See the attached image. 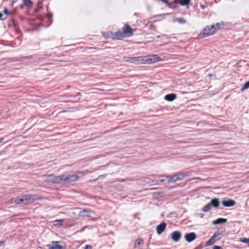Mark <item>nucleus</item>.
Returning a JSON list of instances; mask_svg holds the SVG:
<instances>
[{"label": "nucleus", "mask_w": 249, "mask_h": 249, "mask_svg": "<svg viewBox=\"0 0 249 249\" xmlns=\"http://www.w3.org/2000/svg\"><path fill=\"white\" fill-rule=\"evenodd\" d=\"M134 30L129 25H125L123 28V32H118L115 33L114 38L121 39L124 37H129L133 35Z\"/></svg>", "instance_id": "f257e3e1"}, {"label": "nucleus", "mask_w": 249, "mask_h": 249, "mask_svg": "<svg viewBox=\"0 0 249 249\" xmlns=\"http://www.w3.org/2000/svg\"><path fill=\"white\" fill-rule=\"evenodd\" d=\"M215 33V30L213 26H206L202 31V33L198 36L199 38H202L213 35Z\"/></svg>", "instance_id": "f03ea898"}, {"label": "nucleus", "mask_w": 249, "mask_h": 249, "mask_svg": "<svg viewBox=\"0 0 249 249\" xmlns=\"http://www.w3.org/2000/svg\"><path fill=\"white\" fill-rule=\"evenodd\" d=\"M187 175V174L185 172L177 174L172 176L170 180H168V182L169 183H174L177 181L182 180Z\"/></svg>", "instance_id": "7ed1b4c3"}, {"label": "nucleus", "mask_w": 249, "mask_h": 249, "mask_svg": "<svg viewBox=\"0 0 249 249\" xmlns=\"http://www.w3.org/2000/svg\"><path fill=\"white\" fill-rule=\"evenodd\" d=\"M26 203H32L34 201L37 200L39 198L38 196L36 195L26 194L24 195Z\"/></svg>", "instance_id": "20e7f679"}, {"label": "nucleus", "mask_w": 249, "mask_h": 249, "mask_svg": "<svg viewBox=\"0 0 249 249\" xmlns=\"http://www.w3.org/2000/svg\"><path fill=\"white\" fill-rule=\"evenodd\" d=\"M61 242L60 241L52 242L51 244L47 245L49 249H63L64 247L61 246Z\"/></svg>", "instance_id": "39448f33"}, {"label": "nucleus", "mask_w": 249, "mask_h": 249, "mask_svg": "<svg viewBox=\"0 0 249 249\" xmlns=\"http://www.w3.org/2000/svg\"><path fill=\"white\" fill-rule=\"evenodd\" d=\"M184 237L188 242H191L196 238V234L195 232H191L186 234Z\"/></svg>", "instance_id": "423d86ee"}, {"label": "nucleus", "mask_w": 249, "mask_h": 249, "mask_svg": "<svg viewBox=\"0 0 249 249\" xmlns=\"http://www.w3.org/2000/svg\"><path fill=\"white\" fill-rule=\"evenodd\" d=\"M181 233L178 231H175L172 233L171 238L175 242H178L181 237Z\"/></svg>", "instance_id": "0eeeda50"}, {"label": "nucleus", "mask_w": 249, "mask_h": 249, "mask_svg": "<svg viewBox=\"0 0 249 249\" xmlns=\"http://www.w3.org/2000/svg\"><path fill=\"white\" fill-rule=\"evenodd\" d=\"M160 60L161 59L158 55L155 54L149 56L147 60L150 63H154Z\"/></svg>", "instance_id": "6e6552de"}, {"label": "nucleus", "mask_w": 249, "mask_h": 249, "mask_svg": "<svg viewBox=\"0 0 249 249\" xmlns=\"http://www.w3.org/2000/svg\"><path fill=\"white\" fill-rule=\"evenodd\" d=\"M166 224L162 222L157 227V232L158 234H160L165 229Z\"/></svg>", "instance_id": "1a4fd4ad"}, {"label": "nucleus", "mask_w": 249, "mask_h": 249, "mask_svg": "<svg viewBox=\"0 0 249 249\" xmlns=\"http://www.w3.org/2000/svg\"><path fill=\"white\" fill-rule=\"evenodd\" d=\"M57 183H68V176L62 175L57 176Z\"/></svg>", "instance_id": "9d476101"}, {"label": "nucleus", "mask_w": 249, "mask_h": 249, "mask_svg": "<svg viewBox=\"0 0 249 249\" xmlns=\"http://www.w3.org/2000/svg\"><path fill=\"white\" fill-rule=\"evenodd\" d=\"M222 204L225 207H230L235 205V202L231 199H229L228 200H223L222 202Z\"/></svg>", "instance_id": "9b49d317"}, {"label": "nucleus", "mask_w": 249, "mask_h": 249, "mask_svg": "<svg viewBox=\"0 0 249 249\" xmlns=\"http://www.w3.org/2000/svg\"><path fill=\"white\" fill-rule=\"evenodd\" d=\"M46 179L48 181H53L55 183H57V176H55L53 175H49L45 176Z\"/></svg>", "instance_id": "f8f14e48"}, {"label": "nucleus", "mask_w": 249, "mask_h": 249, "mask_svg": "<svg viewBox=\"0 0 249 249\" xmlns=\"http://www.w3.org/2000/svg\"><path fill=\"white\" fill-rule=\"evenodd\" d=\"M177 97V96L175 94H169L164 96V99L169 101L171 102L174 100Z\"/></svg>", "instance_id": "ddd939ff"}, {"label": "nucleus", "mask_w": 249, "mask_h": 249, "mask_svg": "<svg viewBox=\"0 0 249 249\" xmlns=\"http://www.w3.org/2000/svg\"><path fill=\"white\" fill-rule=\"evenodd\" d=\"M224 231H220L218 230L217 231L213 234V237L216 240H219L221 238L223 235Z\"/></svg>", "instance_id": "4468645a"}, {"label": "nucleus", "mask_w": 249, "mask_h": 249, "mask_svg": "<svg viewBox=\"0 0 249 249\" xmlns=\"http://www.w3.org/2000/svg\"><path fill=\"white\" fill-rule=\"evenodd\" d=\"M209 203L211 205V207L213 206L215 208L218 207L219 205V202L217 198H213L212 199Z\"/></svg>", "instance_id": "2eb2a0df"}, {"label": "nucleus", "mask_w": 249, "mask_h": 249, "mask_svg": "<svg viewBox=\"0 0 249 249\" xmlns=\"http://www.w3.org/2000/svg\"><path fill=\"white\" fill-rule=\"evenodd\" d=\"M68 183L76 181L78 178L76 175H68Z\"/></svg>", "instance_id": "dca6fc26"}, {"label": "nucleus", "mask_w": 249, "mask_h": 249, "mask_svg": "<svg viewBox=\"0 0 249 249\" xmlns=\"http://www.w3.org/2000/svg\"><path fill=\"white\" fill-rule=\"evenodd\" d=\"M227 221V219L225 218H219L213 222V224L214 225L219 224L221 223H226Z\"/></svg>", "instance_id": "f3484780"}, {"label": "nucleus", "mask_w": 249, "mask_h": 249, "mask_svg": "<svg viewBox=\"0 0 249 249\" xmlns=\"http://www.w3.org/2000/svg\"><path fill=\"white\" fill-rule=\"evenodd\" d=\"M131 63L135 64H140L142 62V59L141 57H132Z\"/></svg>", "instance_id": "a211bd4d"}, {"label": "nucleus", "mask_w": 249, "mask_h": 249, "mask_svg": "<svg viewBox=\"0 0 249 249\" xmlns=\"http://www.w3.org/2000/svg\"><path fill=\"white\" fill-rule=\"evenodd\" d=\"M24 199H25V198L24 197V195H23V196H22L21 198H17L15 200V203L16 204H21V203L26 204L27 203H26V201Z\"/></svg>", "instance_id": "6ab92c4d"}, {"label": "nucleus", "mask_w": 249, "mask_h": 249, "mask_svg": "<svg viewBox=\"0 0 249 249\" xmlns=\"http://www.w3.org/2000/svg\"><path fill=\"white\" fill-rule=\"evenodd\" d=\"M142 244H143L142 239H138L136 240V241L135 242V248H140L142 246Z\"/></svg>", "instance_id": "aec40b11"}, {"label": "nucleus", "mask_w": 249, "mask_h": 249, "mask_svg": "<svg viewBox=\"0 0 249 249\" xmlns=\"http://www.w3.org/2000/svg\"><path fill=\"white\" fill-rule=\"evenodd\" d=\"M91 212L90 211H89L88 210L84 209L83 211L80 212V214L82 216H88L89 214H90Z\"/></svg>", "instance_id": "412c9836"}, {"label": "nucleus", "mask_w": 249, "mask_h": 249, "mask_svg": "<svg viewBox=\"0 0 249 249\" xmlns=\"http://www.w3.org/2000/svg\"><path fill=\"white\" fill-rule=\"evenodd\" d=\"M63 221L64 220L62 219L55 220L53 225L56 227H60L62 225Z\"/></svg>", "instance_id": "4be33fe9"}, {"label": "nucleus", "mask_w": 249, "mask_h": 249, "mask_svg": "<svg viewBox=\"0 0 249 249\" xmlns=\"http://www.w3.org/2000/svg\"><path fill=\"white\" fill-rule=\"evenodd\" d=\"M24 5L28 7H32L33 3L30 0H22Z\"/></svg>", "instance_id": "5701e85b"}, {"label": "nucleus", "mask_w": 249, "mask_h": 249, "mask_svg": "<svg viewBox=\"0 0 249 249\" xmlns=\"http://www.w3.org/2000/svg\"><path fill=\"white\" fill-rule=\"evenodd\" d=\"M174 22L178 21V22H179L180 24H185L186 22V20L183 18H176L174 19Z\"/></svg>", "instance_id": "b1692460"}, {"label": "nucleus", "mask_w": 249, "mask_h": 249, "mask_svg": "<svg viewBox=\"0 0 249 249\" xmlns=\"http://www.w3.org/2000/svg\"><path fill=\"white\" fill-rule=\"evenodd\" d=\"M211 206L210 204V203L208 204L206 206H205L204 207L202 208V211L204 212H207L209 211L211 209Z\"/></svg>", "instance_id": "393cba45"}, {"label": "nucleus", "mask_w": 249, "mask_h": 249, "mask_svg": "<svg viewBox=\"0 0 249 249\" xmlns=\"http://www.w3.org/2000/svg\"><path fill=\"white\" fill-rule=\"evenodd\" d=\"M190 1V0H180L179 3L181 5H186L189 4Z\"/></svg>", "instance_id": "a878e982"}, {"label": "nucleus", "mask_w": 249, "mask_h": 249, "mask_svg": "<svg viewBox=\"0 0 249 249\" xmlns=\"http://www.w3.org/2000/svg\"><path fill=\"white\" fill-rule=\"evenodd\" d=\"M215 240V239L212 236V237L207 242L206 246H210L212 245L214 243Z\"/></svg>", "instance_id": "bb28decb"}, {"label": "nucleus", "mask_w": 249, "mask_h": 249, "mask_svg": "<svg viewBox=\"0 0 249 249\" xmlns=\"http://www.w3.org/2000/svg\"><path fill=\"white\" fill-rule=\"evenodd\" d=\"M249 88V81L247 82L244 85V86L241 89L242 91H244V90L247 89Z\"/></svg>", "instance_id": "cd10ccee"}, {"label": "nucleus", "mask_w": 249, "mask_h": 249, "mask_svg": "<svg viewBox=\"0 0 249 249\" xmlns=\"http://www.w3.org/2000/svg\"><path fill=\"white\" fill-rule=\"evenodd\" d=\"M239 241L244 243L249 244V238H240L239 239Z\"/></svg>", "instance_id": "c85d7f7f"}, {"label": "nucleus", "mask_w": 249, "mask_h": 249, "mask_svg": "<svg viewBox=\"0 0 249 249\" xmlns=\"http://www.w3.org/2000/svg\"><path fill=\"white\" fill-rule=\"evenodd\" d=\"M4 14L5 16H6V18L8 16H9L11 14V12L9 11L7 9L5 8L3 10Z\"/></svg>", "instance_id": "c756f323"}, {"label": "nucleus", "mask_w": 249, "mask_h": 249, "mask_svg": "<svg viewBox=\"0 0 249 249\" xmlns=\"http://www.w3.org/2000/svg\"><path fill=\"white\" fill-rule=\"evenodd\" d=\"M212 26H213L214 27V29L215 30V32L220 28V23H217L215 24V25H213Z\"/></svg>", "instance_id": "7c9ffc66"}, {"label": "nucleus", "mask_w": 249, "mask_h": 249, "mask_svg": "<svg viewBox=\"0 0 249 249\" xmlns=\"http://www.w3.org/2000/svg\"><path fill=\"white\" fill-rule=\"evenodd\" d=\"M132 59V57H124V59L126 62H128L130 63H131L132 60H131Z\"/></svg>", "instance_id": "2f4dec72"}, {"label": "nucleus", "mask_w": 249, "mask_h": 249, "mask_svg": "<svg viewBox=\"0 0 249 249\" xmlns=\"http://www.w3.org/2000/svg\"><path fill=\"white\" fill-rule=\"evenodd\" d=\"M6 16H5L4 15V14L1 13H0V19L1 20H4L6 18Z\"/></svg>", "instance_id": "473e14b6"}, {"label": "nucleus", "mask_w": 249, "mask_h": 249, "mask_svg": "<svg viewBox=\"0 0 249 249\" xmlns=\"http://www.w3.org/2000/svg\"><path fill=\"white\" fill-rule=\"evenodd\" d=\"M213 249H222V248L220 246H214Z\"/></svg>", "instance_id": "72a5a7b5"}, {"label": "nucleus", "mask_w": 249, "mask_h": 249, "mask_svg": "<svg viewBox=\"0 0 249 249\" xmlns=\"http://www.w3.org/2000/svg\"><path fill=\"white\" fill-rule=\"evenodd\" d=\"M92 247L90 245H86L85 247V249H91Z\"/></svg>", "instance_id": "f704fd0d"}, {"label": "nucleus", "mask_w": 249, "mask_h": 249, "mask_svg": "<svg viewBox=\"0 0 249 249\" xmlns=\"http://www.w3.org/2000/svg\"><path fill=\"white\" fill-rule=\"evenodd\" d=\"M5 243V241H0V247L4 245Z\"/></svg>", "instance_id": "c9c22d12"}, {"label": "nucleus", "mask_w": 249, "mask_h": 249, "mask_svg": "<svg viewBox=\"0 0 249 249\" xmlns=\"http://www.w3.org/2000/svg\"><path fill=\"white\" fill-rule=\"evenodd\" d=\"M166 178L168 179L167 181L170 180V179L172 178V177L167 176Z\"/></svg>", "instance_id": "e433bc0d"}, {"label": "nucleus", "mask_w": 249, "mask_h": 249, "mask_svg": "<svg viewBox=\"0 0 249 249\" xmlns=\"http://www.w3.org/2000/svg\"><path fill=\"white\" fill-rule=\"evenodd\" d=\"M3 138H0V143L3 142Z\"/></svg>", "instance_id": "4c0bfd02"}, {"label": "nucleus", "mask_w": 249, "mask_h": 249, "mask_svg": "<svg viewBox=\"0 0 249 249\" xmlns=\"http://www.w3.org/2000/svg\"><path fill=\"white\" fill-rule=\"evenodd\" d=\"M160 0L162 1V2L165 3H168V1L166 0Z\"/></svg>", "instance_id": "58836bf2"}, {"label": "nucleus", "mask_w": 249, "mask_h": 249, "mask_svg": "<svg viewBox=\"0 0 249 249\" xmlns=\"http://www.w3.org/2000/svg\"><path fill=\"white\" fill-rule=\"evenodd\" d=\"M199 215L201 217H202L203 216V214H199Z\"/></svg>", "instance_id": "ea45409f"}, {"label": "nucleus", "mask_w": 249, "mask_h": 249, "mask_svg": "<svg viewBox=\"0 0 249 249\" xmlns=\"http://www.w3.org/2000/svg\"><path fill=\"white\" fill-rule=\"evenodd\" d=\"M14 2H16L17 0H12Z\"/></svg>", "instance_id": "a19ab883"}, {"label": "nucleus", "mask_w": 249, "mask_h": 249, "mask_svg": "<svg viewBox=\"0 0 249 249\" xmlns=\"http://www.w3.org/2000/svg\"><path fill=\"white\" fill-rule=\"evenodd\" d=\"M160 181H164V179H160Z\"/></svg>", "instance_id": "79ce46f5"}]
</instances>
